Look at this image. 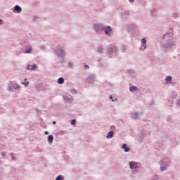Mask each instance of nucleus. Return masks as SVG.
I'll list each match as a JSON object with an SVG mask.
<instances>
[{"label": "nucleus", "instance_id": "f257e3e1", "mask_svg": "<svg viewBox=\"0 0 180 180\" xmlns=\"http://www.w3.org/2000/svg\"><path fill=\"white\" fill-rule=\"evenodd\" d=\"M94 30L97 33H101L105 29V26L103 24H96L94 25Z\"/></svg>", "mask_w": 180, "mask_h": 180}, {"label": "nucleus", "instance_id": "f03ea898", "mask_svg": "<svg viewBox=\"0 0 180 180\" xmlns=\"http://www.w3.org/2000/svg\"><path fill=\"white\" fill-rule=\"evenodd\" d=\"M129 165L131 169H134V171H137V169H139V165H140L137 162H129Z\"/></svg>", "mask_w": 180, "mask_h": 180}, {"label": "nucleus", "instance_id": "7ed1b4c3", "mask_svg": "<svg viewBox=\"0 0 180 180\" xmlns=\"http://www.w3.org/2000/svg\"><path fill=\"white\" fill-rule=\"evenodd\" d=\"M104 32L105 34H107V36H112V27L109 26L104 27Z\"/></svg>", "mask_w": 180, "mask_h": 180}, {"label": "nucleus", "instance_id": "20e7f679", "mask_svg": "<svg viewBox=\"0 0 180 180\" xmlns=\"http://www.w3.org/2000/svg\"><path fill=\"white\" fill-rule=\"evenodd\" d=\"M142 44H141V50H146V49H147V40L146 39V38H143L141 39Z\"/></svg>", "mask_w": 180, "mask_h": 180}, {"label": "nucleus", "instance_id": "39448f33", "mask_svg": "<svg viewBox=\"0 0 180 180\" xmlns=\"http://www.w3.org/2000/svg\"><path fill=\"white\" fill-rule=\"evenodd\" d=\"M87 81L89 84H94V82H95V75H91L89 76Z\"/></svg>", "mask_w": 180, "mask_h": 180}, {"label": "nucleus", "instance_id": "423d86ee", "mask_svg": "<svg viewBox=\"0 0 180 180\" xmlns=\"http://www.w3.org/2000/svg\"><path fill=\"white\" fill-rule=\"evenodd\" d=\"M56 54L57 56H58L59 57H64V56H65V53L61 49H59V50L56 51Z\"/></svg>", "mask_w": 180, "mask_h": 180}, {"label": "nucleus", "instance_id": "0eeeda50", "mask_svg": "<svg viewBox=\"0 0 180 180\" xmlns=\"http://www.w3.org/2000/svg\"><path fill=\"white\" fill-rule=\"evenodd\" d=\"M19 89V86H13V84H12V82H11L8 84V91H12L13 89Z\"/></svg>", "mask_w": 180, "mask_h": 180}, {"label": "nucleus", "instance_id": "6e6552de", "mask_svg": "<svg viewBox=\"0 0 180 180\" xmlns=\"http://www.w3.org/2000/svg\"><path fill=\"white\" fill-rule=\"evenodd\" d=\"M37 68V65H29L27 66L26 70H36Z\"/></svg>", "mask_w": 180, "mask_h": 180}, {"label": "nucleus", "instance_id": "1a4fd4ad", "mask_svg": "<svg viewBox=\"0 0 180 180\" xmlns=\"http://www.w3.org/2000/svg\"><path fill=\"white\" fill-rule=\"evenodd\" d=\"M18 12V13H20L22 12V8H20L19 6H15L14 7V12Z\"/></svg>", "mask_w": 180, "mask_h": 180}, {"label": "nucleus", "instance_id": "9d476101", "mask_svg": "<svg viewBox=\"0 0 180 180\" xmlns=\"http://www.w3.org/2000/svg\"><path fill=\"white\" fill-rule=\"evenodd\" d=\"M122 148H123L125 151V153H129V151H130V148H127V145H126V143H124L122 146Z\"/></svg>", "mask_w": 180, "mask_h": 180}, {"label": "nucleus", "instance_id": "9b49d317", "mask_svg": "<svg viewBox=\"0 0 180 180\" xmlns=\"http://www.w3.org/2000/svg\"><path fill=\"white\" fill-rule=\"evenodd\" d=\"M53 140H54V136H53V135H49L48 136L49 143H50L51 144V143H53Z\"/></svg>", "mask_w": 180, "mask_h": 180}, {"label": "nucleus", "instance_id": "f8f14e48", "mask_svg": "<svg viewBox=\"0 0 180 180\" xmlns=\"http://www.w3.org/2000/svg\"><path fill=\"white\" fill-rule=\"evenodd\" d=\"M131 118L134 120L139 119V114L137 112L132 113Z\"/></svg>", "mask_w": 180, "mask_h": 180}, {"label": "nucleus", "instance_id": "ddd939ff", "mask_svg": "<svg viewBox=\"0 0 180 180\" xmlns=\"http://www.w3.org/2000/svg\"><path fill=\"white\" fill-rule=\"evenodd\" d=\"M116 48H115V46L108 48V54H110L112 51H115Z\"/></svg>", "mask_w": 180, "mask_h": 180}, {"label": "nucleus", "instance_id": "4468645a", "mask_svg": "<svg viewBox=\"0 0 180 180\" xmlns=\"http://www.w3.org/2000/svg\"><path fill=\"white\" fill-rule=\"evenodd\" d=\"M113 137V131H110L107 135V139H112Z\"/></svg>", "mask_w": 180, "mask_h": 180}, {"label": "nucleus", "instance_id": "2eb2a0df", "mask_svg": "<svg viewBox=\"0 0 180 180\" xmlns=\"http://www.w3.org/2000/svg\"><path fill=\"white\" fill-rule=\"evenodd\" d=\"M58 84H64V78H63V77L59 78L58 79Z\"/></svg>", "mask_w": 180, "mask_h": 180}, {"label": "nucleus", "instance_id": "dca6fc26", "mask_svg": "<svg viewBox=\"0 0 180 180\" xmlns=\"http://www.w3.org/2000/svg\"><path fill=\"white\" fill-rule=\"evenodd\" d=\"M172 46H175V44L172 43V44H169L167 45V46L166 45H165V49H171V47H172Z\"/></svg>", "mask_w": 180, "mask_h": 180}, {"label": "nucleus", "instance_id": "f3484780", "mask_svg": "<svg viewBox=\"0 0 180 180\" xmlns=\"http://www.w3.org/2000/svg\"><path fill=\"white\" fill-rule=\"evenodd\" d=\"M166 81H167V82H171V81H172V77H171V76H167V77H166Z\"/></svg>", "mask_w": 180, "mask_h": 180}, {"label": "nucleus", "instance_id": "a211bd4d", "mask_svg": "<svg viewBox=\"0 0 180 180\" xmlns=\"http://www.w3.org/2000/svg\"><path fill=\"white\" fill-rule=\"evenodd\" d=\"M65 99L66 101V102H68L69 103H71V102H72V98H68V97H65Z\"/></svg>", "mask_w": 180, "mask_h": 180}, {"label": "nucleus", "instance_id": "6ab92c4d", "mask_svg": "<svg viewBox=\"0 0 180 180\" xmlns=\"http://www.w3.org/2000/svg\"><path fill=\"white\" fill-rule=\"evenodd\" d=\"M129 91H131V92H133V91H137V88L136 86L130 87Z\"/></svg>", "mask_w": 180, "mask_h": 180}, {"label": "nucleus", "instance_id": "aec40b11", "mask_svg": "<svg viewBox=\"0 0 180 180\" xmlns=\"http://www.w3.org/2000/svg\"><path fill=\"white\" fill-rule=\"evenodd\" d=\"M161 171H165L167 169V165H164L163 166L160 167Z\"/></svg>", "mask_w": 180, "mask_h": 180}, {"label": "nucleus", "instance_id": "412c9836", "mask_svg": "<svg viewBox=\"0 0 180 180\" xmlns=\"http://www.w3.org/2000/svg\"><path fill=\"white\" fill-rule=\"evenodd\" d=\"M56 180H64V178L63 177V176L59 175L56 177Z\"/></svg>", "mask_w": 180, "mask_h": 180}, {"label": "nucleus", "instance_id": "4be33fe9", "mask_svg": "<svg viewBox=\"0 0 180 180\" xmlns=\"http://www.w3.org/2000/svg\"><path fill=\"white\" fill-rule=\"evenodd\" d=\"M103 51V49H102V48H98V53H102Z\"/></svg>", "mask_w": 180, "mask_h": 180}, {"label": "nucleus", "instance_id": "5701e85b", "mask_svg": "<svg viewBox=\"0 0 180 180\" xmlns=\"http://www.w3.org/2000/svg\"><path fill=\"white\" fill-rule=\"evenodd\" d=\"M25 53H27V54L32 53V49H27Z\"/></svg>", "mask_w": 180, "mask_h": 180}, {"label": "nucleus", "instance_id": "b1692460", "mask_svg": "<svg viewBox=\"0 0 180 180\" xmlns=\"http://www.w3.org/2000/svg\"><path fill=\"white\" fill-rule=\"evenodd\" d=\"M22 85H25V86H27L29 85V82H22Z\"/></svg>", "mask_w": 180, "mask_h": 180}, {"label": "nucleus", "instance_id": "393cba45", "mask_svg": "<svg viewBox=\"0 0 180 180\" xmlns=\"http://www.w3.org/2000/svg\"><path fill=\"white\" fill-rule=\"evenodd\" d=\"M76 122L77 121L75 120H72L71 122V124H75Z\"/></svg>", "mask_w": 180, "mask_h": 180}, {"label": "nucleus", "instance_id": "a878e982", "mask_svg": "<svg viewBox=\"0 0 180 180\" xmlns=\"http://www.w3.org/2000/svg\"><path fill=\"white\" fill-rule=\"evenodd\" d=\"M1 155H2V157H5V155H6V152H2Z\"/></svg>", "mask_w": 180, "mask_h": 180}, {"label": "nucleus", "instance_id": "bb28decb", "mask_svg": "<svg viewBox=\"0 0 180 180\" xmlns=\"http://www.w3.org/2000/svg\"><path fill=\"white\" fill-rule=\"evenodd\" d=\"M121 47L124 51L126 50V46L124 45H122Z\"/></svg>", "mask_w": 180, "mask_h": 180}, {"label": "nucleus", "instance_id": "cd10ccee", "mask_svg": "<svg viewBox=\"0 0 180 180\" xmlns=\"http://www.w3.org/2000/svg\"><path fill=\"white\" fill-rule=\"evenodd\" d=\"M172 95H173V96L175 98V96H176V92L173 91V92H172Z\"/></svg>", "mask_w": 180, "mask_h": 180}, {"label": "nucleus", "instance_id": "c85d7f7f", "mask_svg": "<svg viewBox=\"0 0 180 180\" xmlns=\"http://www.w3.org/2000/svg\"><path fill=\"white\" fill-rule=\"evenodd\" d=\"M69 67H70V68H72V67H73L72 63H69Z\"/></svg>", "mask_w": 180, "mask_h": 180}, {"label": "nucleus", "instance_id": "c756f323", "mask_svg": "<svg viewBox=\"0 0 180 180\" xmlns=\"http://www.w3.org/2000/svg\"><path fill=\"white\" fill-rule=\"evenodd\" d=\"M11 158L13 161H15V156H13V155H11Z\"/></svg>", "mask_w": 180, "mask_h": 180}, {"label": "nucleus", "instance_id": "7c9ffc66", "mask_svg": "<svg viewBox=\"0 0 180 180\" xmlns=\"http://www.w3.org/2000/svg\"><path fill=\"white\" fill-rule=\"evenodd\" d=\"M44 134H45L46 136H47V135L49 134V131H46L44 132Z\"/></svg>", "mask_w": 180, "mask_h": 180}, {"label": "nucleus", "instance_id": "2f4dec72", "mask_svg": "<svg viewBox=\"0 0 180 180\" xmlns=\"http://www.w3.org/2000/svg\"><path fill=\"white\" fill-rule=\"evenodd\" d=\"M129 1L131 4V3L134 2V0H129Z\"/></svg>", "mask_w": 180, "mask_h": 180}, {"label": "nucleus", "instance_id": "473e14b6", "mask_svg": "<svg viewBox=\"0 0 180 180\" xmlns=\"http://www.w3.org/2000/svg\"><path fill=\"white\" fill-rule=\"evenodd\" d=\"M52 123H53V124H56L57 122L56 121H53Z\"/></svg>", "mask_w": 180, "mask_h": 180}, {"label": "nucleus", "instance_id": "72a5a7b5", "mask_svg": "<svg viewBox=\"0 0 180 180\" xmlns=\"http://www.w3.org/2000/svg\"><path fill=\"white\" fill-rule=\"evenodd\" d=\"M2 22H3L2 20L0 19V25H2Z\"/></svg>", "mask_w": 180, "mask_h": 180}, {"label": "nucleus", "instance_id": "f704fd0d", "mask_svg": "<svg viewBox=\"0 0 180 180\" xmlns=\"http://www.w3.org/2000/svg\"><path fill=\"white\" fill-rule=\"evenodd\" d=\"M84 67H85V68H89V66H88L86 65Z\"/></svg>", "mask_w": 180, "mask_h": 180}, {"label": "nucleus", "instance_id": "c9c22d12", "mask_svg": "<svg viewBox=\"0 0 180 180\" xmlns=\"http://www.w3.org/2000/svg\"><path fill=\"white\" fill-rule=\"evenodd\" d=\"M110 99H113V97L112 96H110Z\"/></svg>", "mask_w": 180, "mask_h": 180}, {"label": "nucleus", "instance_id": "e433bc0d", "mask_svg": "<svg viewBox=\"0 0 180 180\" xmlns=\"http://www.w3.org/2000/svg\"><path fill=\"white\" fill-rule=\"evenodd\" d=\"M112 102H115V100L112 99Z\"/></svg>", "mask_w": 180, "mask_h": 180}, {"label": "nucleus", "instance_id": "4c0bfd02", "mask_svg": "<svg viewBox=\"0 0 180 180\" xmlns=\"http://www.w3.org/2000/svg\"><path fill=\"white\" fill-rule=\"evenodd\" d=\"M165 36H166V37H167V36H168V34H166V35H165Z\"/></svg>", "mask_w": 180, "mask_h": 180}]
</instances>
